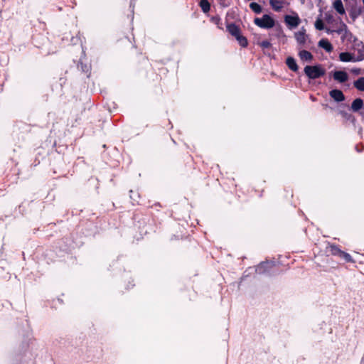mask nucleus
<instances>
[{
    "label": "nucleus",
    "mask_w": 364,
    "mask_h": 364,
    "mask_svg": "<svg viewBox=\"0 0 364 364\" xmlns=\"http://www.w3.org/2000/svg\"><path fill=\"white\" fill-rule=\"evenodd\" d=\"M254 23L261 28L270 29L275 26V20L269 14H264L261 18H255Z\"/></svg>",
    "instance_id": "2"
},
{
    "label": "nucleus",
    "mask_w": 364,
    "mask_h": 364,
    "mask_svg": "<svg viewBox=\"0 0 364 364\" xmlns=\"http://www.w3.org/2000/svg\"><path fill=\"white\" fill-rule=\"evenodd\" d=\"M329 96L337 103L342 102L346 100V96L343 92L337 88L330 90Z\"/></svg>",
    "instance_id": "7"
},
{
    "label": "nucleus",
    "mask_w": 364,
    "mask_h": 364,
    "mask_svg": "<svg viewBox=\"0 0 364 364\" xmlns=\"http://www.w3.org/2000/svg\"><path fill=\"white\" fill-rule=\"evenodd\" d=\"M360 364H364V354H363V358H362V360H361Z\"/></svg>",
    "instance_id": "42"
},
{
    "label": "nucleus",
    "mask_w": 364,
    "mask_h": 364,
    "mask_svg": "<svg viewBox=\"0 0 364 364\" xmlns=\"http://www.w3.org/2000/svg\"><path fill=\"white\" fill-rule=\"evenodd\" d=\"M58 303L60 304H62L63 303V300L60 298H58L57 300H56Z\"/></svg>",
    "instance_id": "40"
},
{
    "label": "nucleus",
    "mask_w": 364,
    "mask_h": 364,
    "mask_svg": "<svg viewBox=\"0 0 364 364\" xmlns=\"http://www.w3.org/2000/svg\"><path fill=\"white\" fill-rule=\"evenodd\" d=\"M339 60L344 63L348 62H360L363 60V56H355L354 53L345 51L339 53L338 55Z\"/></svg>",
    "instance_id": "4"
},
{
    "label": "nucleus",
    "mask_w": 364,
    "mask_h": 364,
    "mask_svg": "<svg viewBox=\"0 0 364 364\" xmlns=\"http://www.w3.org/2000/svg\"><path fill=\"white\" fill-rule=\"evenodd\" d=\"M255 267H248L244 272H243V274H242V277H241V280H245V279L247 277H249L250 274H252L253 272H255Z\"/></svg>",
    "instance_id": "29"
},
{
    "label": "nucleus",
    "mask_w": 364,
    "mask_h": 364,
    "mask_svg": "<svg viewBox=\"0 0 364 364\" xmlns=\"http://www.w3.org/2000/svg\"><path fill=\"white\" fill-rule=\"evenodd\" d=\"M130 8H132V12H134V6H132V2L130 4Z\"/></svg>",
    "instance_id": "41"
},
{
    "label": "nucleus",
    "mask_w": 364,
    "mask_h": 364,
    "mask_svg": "<svg viewBox=\"0 0 364 364\" xmlns=\"http://www.w3.org/2000/svg\"><path fill=\"white\" fill-rule=\"evenodd\" d=\"M285 63L288 68L293 72L299 71V65L296 63V59L293 56H288L286 58Z\"/></svg>",
    "instance_id": "12"
},
{
    "label": "nucleus",
    "mask_w": 364,
    "mask_h": 364,
    "mask_svg": "<svg viewBox=\"0 0 364 364\" xmlns=\"http://www.w3.org/2000/svg\"><path fill=\"white\" fill-rule=\"evenodd\" d=\"M67 239L63 238L60 242H58V247L63 252H68L71 248V243H68L65 241Z\"/></svg>",
    "instance_id": "20"
},
{
    "label": "nucleus",
    "mask_w": 364,
    "mask_h": 364,
    "mask_svg": "<svg viewBox=\"0 0 364 364\" xmlns=\"http://www.w3.org/2000/svg\"><path fill=\"white\" fill-rule=\"evenodd\" d=\"M226 28L228 32L233 37H236L237 36L242 33L240 26L233 22L228 23L226 26Z\"/></svg>",
    "instance_id": "11"
},
{
    "label": "nucleus",
    "mask_w": 364,
    "mask_h": 364,
    "mask_svg": "<svg viewBox=\"0 0 364 364\" xmlns=\"http://www.w3.org/2000/svg\"><path fill=\"white\" fill-rule=\"evenodd\" d=\"M129 285L131 286V287H133L134 286V284H132V283H131V282H129V285H128V287H127L128 289H129V288H130V287H129Z\"/></svg>",
    "instance_id": "39"
},
{
    "label": "nucleus",
    "mask_w": 364,
    "mask_h": 364,
    "mask_svg": "<svg viewBox=\"0 0 364 364\" xmlns=\"http://www.w3.org/2000/svg\"><path fill=\"white\" fill-rule=\"evenodd\" d=\"M360 44L362 45V48H359L358 50V55L357 56L361 55L363 57V60H364V44L363 43V42H360Z\"/></svg>",
    "instance_id": "35"
},
{
    "label": "nucleus",
    "mask_w": 364,
    "mask_h": 364,
    "mask_svg": "<svg viewBox=\"0 0 364 364\" xmlns=\"http://www.w3.org/2000/svg\"><path fill=\"white\" fill-rule=\"evenodd\" d=\"M294 36L299 44L304 45L306 43L307 36L304 27H302L298 32H296Z\"/></svg>",
    "instance_id": "13"
},
{
    "label": "nucleus",
    "mask_w": 364,
    "mask_h": 364,
    "mask_svg": "<svg viewBox=\"0 0 364 364\" xmlns=\"http://www.w3.org/2000/svg\"><path fill=\"white\" fill-rule=\"evenodd\" d=\"M326 32L328 33V34H332L334 33V29H331L330 28H326L325 27V29Z\"/></svg>",
    "instance_id": "37"
},
{
    "label": "nucleus",
    "mask_w": 364,
    "mask_h": 364,
    "mask_svg": "<svg viewBox=\"0 0 364 364\" xmlns=\"http://www.w3.org/2000/svg\"><path fill=\"white\" fill-rule=\"evenodd\" d=\"M345 1H346L347 0H344Z\"/></svg>",
    "instance_id": "43"
},
{
    "label": "nucleus",
    "mask_w": 364,
    "mask_h": 364,
    "mask_svg": "<svg viewBox=\"0 0 364 364\" xmlns=\"http://www.w3.org/2000/svg\"><path fill=\"white\" fill-rule=\"evenodd\" d=\"M331 252L333 255L338 256L339 257L342 254L343 250H341L338 246L333 245L331 246Z\"/></svg>",
    "instance_id": "26"
},
{
    "label": "nucleus",
    "mask_w": 364,
    "mask_h": 364,
    "mask_svg": "<svg viewBox=\"0 0 364 364\" xmlns=\"http://www.w3.org/2000/svg\"><path fill=\"white\" fill-rule=\"evenodd\" d=\"M333 7L336 11V12L341 15H343L346 13L345 9L341 0H334L333 3Z\"/></svg>",
    "instance_id": "15"
},
{
    "label": "nucleus",
    "mask_w": 364,
    "mask_h": 364,
    "mask_svg": "<svg viewBox=\"0 0 364 364\" xmlns=\"http://www.w3.org/2000/svg\"><path fill=\"white\" fill-rule=\"evenodd\" d=\"M361 14H363L364 16V7L363 8L361 6H352L349 11V16L353 21H355Z\"/></svg>",
    "instance_id": "9"
},
{
    "label": "nucleus",
    "mask_w": 364,
    "mask_h": 364,
    "mask_svg": "<svg viewBox=\"0 0 364 364\" xmlns=\"http://www.w3.org/2000/svg\"><path fill=\"white\" fill-rule=\"evenodd\" d=\"M355 150H356V151H358V152H359V153H360V152H362V151H363V147H362V148H359V147H358V145H356V146H355Z\"/></svg>",
    "instance_id": "38"
},
{
    "label": "nucleus",
    "mask_w": 364,
    "mask_h": 364,
    "mask_svg": "<svg viewBox=\"0 0 364 364\" xmlns=\"http://www.w3.org/2000/svg\"><path fill=\"white\" fill-rule=\"evenodd\" d=\"M274 262L264 261L260 262L255 268V272L259 274H268L274 267Z\"/></svg>",
    "instance_id": "6"
},
{
    "label": "nucleus",
    "mask_w": 364,
    "mask_h": 364,
    "mask_svg": "<svg viewBox=\"0 0 364 364\" xmlns=\"http://www.w3.org/2000/svg\"><path fill=\"white\" fill-rule=\"evenodd\" d=\"M222 7H228L230 3L228 0H216Z\"/></svg>",
    "instance_id": "34"
},
{
    "label": "nucleus",
    "mask_w": 364,
    "mask_h": 364,
    "mask_svg": "<svg viewBox=\"0 0 364 364\" xmlns=\"http://www.w3.org/2000/svg\"><path fill=\"white\" fill-rule=\"evenodd\" d=\"M304 72L309 80L321 78L326 73V69L319 63L306 65Z\"/></svg>",
    "instance_id": "1"
},
{
    "label": "nucleus",
    "mask_w": 364,
    "mask_h": 364,
    "mask_svg": "<svg viewBox=\"0 0 364 364\" xmlns=\"http://www.w3.org/2000/svg\"><path fill=\"white\" fill-rule=\"evenodd\" d=\"M321 15H319V16L316 18V20L314 23L315 28L318 31H323L325 29L324 23L321 20Z\"/></svg>",
    "instance_id": "25"
},
{
    "label": "nucleus",
    "mask_w": 364,
    "mask_h": 364,
    "mask_svg": "<svg viewBox=\"0 0 364 364\" xmlns=\"http://www.w3.org/2000/svg\"><path fill=\"white\" fill-rule=\"evenodd\" d=\"M258 45L263 49L269 48L272 46L271 43L267 40H264L258 43Z\"/></svg>",
    "instance_id": "32"
},
{
    "label": "nucleus",
    "mask_w": 364,
    "mask_h": 364,
    "mask_svg": "<svg viewBox=\"0 0 364 364\" xmlns=\"http://www.w3.org/2000/svg\"><path fill=\"white\" fill-rule=\"evenodd\" d=\"M139 198V194L137 192L133 191L132 190L130 191V198L132 200L133 204H134V203H139L137 200Z\"/></svg>",
    "instance_id": "31"
},
{
    "label": "nucleus",
    "mask_w": 364,
    "mask_h": 364,
    "mask_svg": "<svg viewBox=\"0 0 364 364\" xmlns=\"http://www.w3.org/2000/svg\"><path fill=\"white\" fill-rule=\"evenodd\" d=\"M220 18L218 16H213L211 18V21L217 25H218L220 23Z\"/></svg>",
    "instance_id": "36"
},
{
    "label": "nucleus",
    "mask_w": 364,
    "mask_h": 364,
    "mask_svg": "<svg viewBox=\"0 0 364 364\" xmlns=\"http://www.w3.org/2000/svg\"><path fill=\"white\" fill-rule=\"evenodd\" d=\"M269 4L272 8L277 12L280 11L283 7V2L279 0H269Z\"/></svg>",
    "instance_id": "17"
},
{
    "label": "nucleus",
    "mask_w": 364,
    "mask_h": 364,
    "mask_svg": "<svg viewBox=\"0 0 364 364\" xmlns=\"http://www.w3.org/2000/svg\"><path fill=\"white\" fill-rule=\"evenodd\" d=\"M354 87L360 90L364 91V77H360L353 82Z\"/></svg>",
    "instance_id": "23"
},
{
    "label": "nucleus",
    "mask_w": 364,
    "mask_h": 364,
    "mask_svg": "<svg viewBox=\"0 0 364 364\" xmlns=\"http://www.w3.org/2000/svg\"><path fill=\"white\" fill-rule=\"evenodd\" d=\"M339 257L341 259H343L346 262H355L351 255L344 251H343L342 254Z\"/></svg>",
    "instance_id": "27"
},
{
    "label": "nucleus",
    "mask_w": 364,
    "mask_h": 364,
    "mask_svg": "<svg viewBox=\"0 0 364 364\" xmlns=\"http://www.w3.org/2000/svg\"><path fill=\"white\" fill-rule=\"evenodd\" d=\"M325 21H326L327 23L332 24V25H333L334 23H336V20H335V18L330 13H326L325 14Z\"/></svg>",
    "instance_id": "28"
},
{
    "label": "nucleus",
    "mask_w": 364,
    "mask_h": 364,
    "mask_svg": "<svg viewBox=\"0 0 364 364\" xmlns=\"http://www.w3.org/2000/svg\"><path fill=\"white\" fill-rule=\"evenodd\" d=\"M235 38L242 48H247L248 46V41L245 36H242V33L235 37Z\"/></svg>",
    "instance_id": "19"
},
{
    "label": "nucleus",
    "mask_w": 364,
    "mask_h": 364,
    "mask_svg": "<svg viewBox=\"0 0 364 364\" xmlns=\"http://www.w3.org/2000/svg\"><path fill=\"white\" fill-rule=\"evenodd\" d=\"M318 46L325 50L327 53H331L333 50L332 43L326 38H323L318 41Z\"/></svg>",
    "instance_id": "10"
},
{
    "label": "nucleus",
    "mask_w": 364,
    "mask_h": 364,
    "mask_svg": "<svg viewBox=\"0 0 364 364\" xmlns=\"http://www.w3.org/2000/svg\"><path fill=\"white\" fill-rule=\"evenodd\" d=\"M329 76L339 83H345L349 79L348 74L344 70H333L329 73Z\"/></svg>",
    "instance_id": "5"
},
{
    "label": "nucleus",
    "mask_w": 364,
    "mask_h": 364,
    "mask_svg": "<svg viewBox=\"0 0 364 364\" xmlns=\"http://www.w3.org/2000/svg\"><path fill=\"white\" fill-rule=\"evenodd\" d=\"M350 73L354 75H358L362 73V70L358 68L350 69Z\"/></svg>",
    "instance_id": "33"
},
{
    "label": "nucleus",
    "mask_w": 364,
    "mask_h": 364,
    "mask_svg": "<svg viewBox=\"0 0 364 364\" xmlns=\"http://www.w3.org/2000/svg\"><path fill=\"white\" fill-rule=\"evenodd\" d=\"M77 68H80L83 73H89L90 70V65H87V64H84L82 63V62H80L78 65H77Z\"/></svg>",
    "instance_id": "30"
},
{
    "label": "nucleus",
    "mask_w": 364,
    "mask_h": 364,
    "mask_svg": "<svg viewBox=\"0 0 364 364\" xmlns=\"http://www.w3.org/2000/svg\"><path fill=\"white\" fill-rule=\"evenodd\" d=\"M364 107V101L363 99L358 97L353 100L350 109L353 112H359L360 115L363 114L361 112V109Z\"/></svg>",
    "instance_id": "8"
},
{
    "label": "nucleus",
    "mask_w": 364,
    "mask_h": 364,
    "mask_svg": "<svg viewBox=\"0 0 364 364\" xmlns=\"http://www.w3.org/2000/svg\"><path fill=\"white\" fill-rule=\"evenodd\" d=\"M298 55H299L300 59L304 62L310 63L314 60L313 54L306 50H299Z\"/></svg>",
    "instance_id": "14"
},
{
    "label": "nucleus",
    "mask_w": 364,
    "mask_h": 364,
    "mask_svg": "<svg viewBox=\"0 0 364 364\" xmlns=\"http://www.w3.org/2000/svg\"><path fill=\"white\" fill-rule=\"evenodd\" d=\"M284 21L288 28L294 29L297 28L301 23V19L297 13L293 12L292 14L284 16Z\"/></svg>",
    "instance_id": "3"
},
{
    "label": "nucleus",
    "mask_w": 364,
    "mask_h": 364,
    "mask_svg": "<svg viewBox=\"0 0 364 364\" xmlns=\"http://www.w3.org/2000/svg\"><path fill=\"white\" fill-rule=\"evenodd\" d=\"M345 39H347L348 41H355L357 40V38L354 36L353 34L347 28L344 33L341 36V40L344 41Z\"/></svg>",
    "instance_id": "21"
},
{
    "label": "nucleus",
    "mask_w": 364,
    "mask_h": 364,
    "mask_svg": "<svg viewBox=\"0 0 364 364\" xmlns=\"http://www.w3.org/2000/svg\"><path fill=\"white\" fill-rule=\"evenodd\" d=\"M338 113H339V114H341V116H342L345 119H346V120H348V121H350V122H351L352 123H354V122H355V117H354L353 114H350V113H348V112H346V111H344V110H339Z\"/></svg>",
    "instance_id": "24"
},
{
    "label": "nucleus",
    "mask_w": 364,
    "mask_h": 364,
    "mask_svg": "<svg viewBox=\"0 0 364 364\" xmlns=\"http://www.w3.org/2000/svg\"><path fill=\"white\" fill-rule=\"evenodd\" d=\"M250 8L256 14H259L262 11V6L257 2L252 1L250 4Z\"/></svg>",
    "instance_id": "22"
},
{
    "label": "nucleus",
    "mask_w": 364,
    "mask_h": 364,
    "mask_svg": "<svg viewBox=\"0 0 364 364\" xmlns=\"http://www.w3.org/2000/svg\"><path fill=\"white\" fill-rule=\"evenodd\" d=\"M199 6L203 13L207 14L210 10V4L208 0H200L199 2Z\"/></svg>",
    "instance_id": "18"
},
{
    "label": "nucleus",
    "mask_w": 364,
    "mask_h": 364,
    "mask_svg": "<svg viewBox=\"0 0 364 364\" xmlns=\"http://www.w3.org/2000/svg\"><path fill=\"white\" fill-rule=\"evenodd\" d=\"M336 24H338V26L334 29V33L343 35L348 28L347 25L341 20V18H339V21L336 22Z\"/></svg>",
    "instance_id": "16"
}]
</instances>
